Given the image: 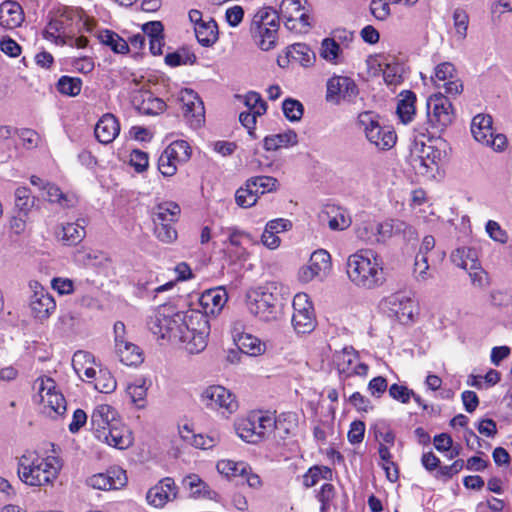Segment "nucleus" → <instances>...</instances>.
Segmentation results:
<instances>
[{
  "instance_id": "obj_2",
  "label": "nucleus",
  "mask_w": 512,
  "mask_h": 512,
  "mask_svg": "<svg viewBox=\"0 0 512 512\" xmlns=\"http://www.w3.org/2000/svg\"><path fill=\"white\" fill-rule=\"evenodd\" d=\"M373 250H360L349 256L347 260V275L357 286L372 289L385 281L384 271Z\"/></svg>"
},
{
  "instance_id": "obj_50",
  "label": "nucleus",
  "mask_w": 512,
  "mask_h": 512,
  "mask_svg": "<svg viewBox=\"0 0 512 512\" xmlns=\"http://www.w3.org/2000/svg\"><path fill=\"white\" fill-rule=\"evenodd\" d=\"M181 164L176 161L174 157L169 155V152L164 150L158 159V170L164 177H171L177 171V165Z\"/></svg>"
},
{
  "instance_id": "obj_38",
  "label": "nucleus",
  "mask_w": 512,
  "mask_h": 512,
  "mask_svg": "<svg viewBox=\"0 0 512 512\" xmlns=\"http://www.w3.org/2000/svg\"><path fill=\"white\" fill-rule=\"evenodd\" d=\"M235 429L238 436L245 442L252 444L260 442V436L256 429V422L253 421L251 416L238 422Z\"/></svg>"
},
{
  "instance_id": "obj_51",
  "label": "nucleus",
  "mask_w": 512,
  "mask_h": 512,
  "mask_svg": "<svg viewBox=\"0 0 512 512\" xmlns=\"http://www.w3.org/2000/svg\"><path fill=\"white\" fill-rule=\"evenodd\" d=\"M154 233L164 243H171L177 238V231L171 223H154Z\"/></svg>"
},
{
  "instance_id": "obj_20",
  "label": "nucleus",
  "mask_w": 512,
  "mask_h": 512,
  "mask_svg": "<svg viewBox=\"0 0 512 512\" xmlns=\"http://www.w3.org/2000/svg\"><path fill=\"white\" fill-rule=\"evenodd\" d=\"M85 225L86 220L83 218L78 219L75 223H67L56 231V236L65 245H77L86 235Z\"/></svg>"
},
{
  "instance_id": "obj_41",
  "label": "nucleus",
  "mask_w": 512,
  "mask_h": 512,
  "mask_svg": "<svg viewBox=\"0 0 512 512\" xmlns=\"http://www.w3.org/2000/svg\"><path fill=\"white\" fill-rule=\"evenodd\" d=\"M292 324L297 333L306 334L312 332L316 326L314 311L293 313Z\"/></svg>"
},
{
  "instance_id": "obj_14",
  "label": "nucleus",
  "mask_w": 512,
  "mask_h": 512,
  "mask_svg": "<svg viewBox=\"0 0 512 512\" xmlns=\"http://www.w3.org/2000/svg\"><path fill=\"white\" fill-rule=\"evenodd\" d=\"M117 416V411L108 404L96 406L90 418L91 429L95 436L98 437V434L106 433L105 430L117 424Z\"/></svg>"
},
{
  "instance_id": "obj_7",
  "label": "nucleus",
  "mask_w": 512,
  "mask_h": 512,
  "mask_svg": "<svg viewBox=\"0 0 512 512\" xmlns=\"http://www.w3.org/2000/svg\"><path fill=\"white\" fill-rule=\"evenodd\" d=\"M272 289L276 290L277 288L273 284L261 286L247 296L249 311L265 322H270L277 317L279 297Z\"/></svg>"
},
{
  "instance_id": "obj_26",
  "label": "nucleus",
  "mask_w": 512,
  "mask_h": 512,
  "mask_svg": "<svg viewBox=\"0 0 512 512\" xmlns=\"http://www.w3.org/2000/svg\"><path fill=\"white\" fill-rule=\"evenodd\" d=\"M400 99L397 103V114L402 123L407 124L412 121L415 114L416 95L410 90L400 93Z\"/></svg>"
},
{
  "instance_id": "obj_61",
  "label": "nucleus",
  "mask_w": 512,
  "mask_h": 512,
  "mask_svg": "<svg viewBox=\"0 0 512 512\" xmlns=\"http://www.w3.org/2000/svg\"><path fill=\"white\" fill-rule=\"evenodd\" d=\"M429 264L428 257L417 254L414 262V276L417 281H426L430 274L428 273Z\"/></svg>"
},
{
  "instance_id": "obj_60",
  "label": "nucleus",
  "mask_w": 512,
  "mask_h": 512,
  "mask_svg": "<svg viewBox=\"0 0 512 512\" xmlns=\"http://www.w3.org/2000/svg\"><path fill=\"white\" fill-rule=\"evenodd\" d=\"M130 164L138 173L146 171L149 165L148 154L139 149L132 150L130 154Z\"/></svg>"
},
{
  "instance_id": "obj_12",
  "label": "nucleus",
  "mask_w": 512,
  "mask_h": 512,
  "mask_svg": "<svg viewBox=\"0 0 512 512\" xmlns=\"http://www.w3.org/2000/svg\"><path fill=\"white\" fill-rule=\"evenodd\" d=\"M180 101L183 103V114L193 128L204 123L205 109L200 97L191 89L181 91Z\"/></svg>"
},
{
  "instance_id": "obj_9",
  "label": "nucleus",
  "mask_w": 512,
  "mask_h": 512,
  "mask_svg": "<svg viewBox=\"0 0 512 512\" xmlns=\"http://www.w3.org/2000/svg\"><path fill=\"white\" fill-rule=\"evenodd\" d=\"M201 402L209 409H223L229 414L234 413L238 408L235 396L220 385L207 387L201 394Z\"/></svg>"
},
{
  "instance_id": "obj_11",
  "label": "nucleus",
  "mask_w": 512,
  "mask_h": 512,
  "mask_svg": "<svg viewBox=\"0 0 512 512\" xmlns=\"http://www.w3.org/2000/svg\"><path fill=\"white\" fill-rule=\"evenodd\" d=\"M38 382L40 383L38 396L44 408H49L50 411L57 415L64 414L66 411V400L60 392L56 391L55 381L50 377H40L36 380V383Z\"/></svg>"
},
{
  "instance_id": "obj_17",
  "label": "nucleus",
  "mask_w": 512,
  "mask_h": 512,
  "mask_svg": "<svg viewBox=\"0 0 512 512\" xmlns=\"http://www.w3.org/2000/svg\"><path fill=\"white\" fill-rule=\"evenodd\" d=\"M388 310L401 323L412 321L414 302L403 294H395L387 299Z\"/></svg>"
},
{
  "instance_id": "obj_22",
  "label": "nucleus",
  "mask_w": 512,
  "mask_h": 512,
  "mask_svg": "<svg viewBox=\"0 0 512 512\" xmlns=\"http://www.w3.org/2000/svg\"><path fill=\"white\" fill-rule=\"evenodd\" d=\"M133 102L137 110L144 115H158L165 111L166 103L149 91L140 92L135 96Z\"/></svg>"
},
{
  "instance_id": "obj_10",
  "label": "nucleus",
  "mask_w": 512,
  "mask_h": 512,
  "mask_svg": "<svg viewBox=\"0 0 512 512\" xmlns=\"http://www.w3.org/2000/svg\"><path fill=\"white\" fill-rule=\"evenodd\" d=\"M359 90L354 82L346 76H333L327 82L326 100L339 104L341 100L352 102L358 95Z\"/></svg>"
},
{
  "instance_id": "obj_6",
  "label": "nucleus",
  "mask_w": 512,
  "mask_h": 512,
  "mask_svg": "<svg viewBox=\"0 0 512 512\" xmlns=\"http://www.w3.org/2000/svg\"><path fill=\"white\" fill-rule=\"evenodd\" d=\"M378 118L372 111H364L358 115L357 122L371 144L379 150H389L396 144L397 135L390 127L381 126Z\"/></svg>"
},
{
  "instance_id": "obj_19",
  "label": "nucleus",
  "mask_w": 512,
  "mask_h": 512,
  "mask_svg": "<svg viewBox=\"0 0 512 512\" xmlns=\"http://www.w3.org/2000/svg\"><path fill=\"white\" fill-rule=\"evenodd\" d=\"M120 132V124L118 119L107 113L103 115L95 126V137L96 139L103 144H109L113 142V140L118 136Z\"/></svg>"
},
{
  "instance_id": "obj_58",
  "label": "nucleus",
  "mask_w": 512,
  "mask_h": 512,
  "mask_svg": "<svg viewBox=\"0 0 512 512\" xmlns=\"http://www.w3.org/2000/svg\"><path fill=\"white\" fill-rule=\"evenodd\" d=\"M373 431L377 440L382 439L385 443L391 446L394 445L395 434L385 421L377 422L373 427Z\"/></svg>"
},
{
  "instance_id": "obj_33",
  "label": "nucleus",
  "mask_w": 512,
  "mask_h": 512,
  "mask_svg": "<svg viewBox=\"0 0 512 512\" xmlns=\"http://www.w3.org/2000/svg\"><path fill=\"white\" fill-rule=\"evenodd\" d=\"M278 180L272 176H255L247 179V187H251L259 198L260 195L276 191Z\"/></svg>"
},
{
  "instance_id": "obj_16",
  "label": "nucleus",
  "mask_w": 512,
  "mask_h": 512,
  "mask_svg": "<svg viewBox=\"0 0 512 512\" xmlns=\"http://www.w3.org/2000/svg\"><path fill=\"white\" fill-rule=\"evenodd\" d=\"M106 433L98 434V439L106 442L108 445L118 448L125 449L132 444V437L129 429L121 424L118 420L117 424L110 426Z\"/></svg>"
},
{
  "instance_id": "obj_52",
  "label": "nucleus",
  "mask_w": 512,
  "mask_h": 512,
  "mask_svg": "<svg viewBox=\"0 0 512 512\" xmlns=\"http://www.w3.org/2000/svg\"><path fill=\"white\" fill-rule=\"evenodd\" d=\"M15 134L20 138L22 145L26 149H33L39 145L40 135L33 129L21 128L15 130Z\"/></svg>"
},
{
  "instance_id": "obj_36",
  "label": "nucleus",
  "mask_w": 512,
  "mask_h": 512,
  "mask_svg": "<svg viewBox=\"0 0 512 512\" xmlns=\"http://www.w3.org/2000/svg\"><path fill=\"white\" fill-rule=\"evenodd\" d=\"M43 190L46 192V199L51 203H58L63 208L73 207L75 204L74 196H69L63 193L55 184L47 182L43 186Z\"/></svg>"
},
{
  "instance_id": "obj_24",
  "label": "nucleus",
  "mask_w": 512,
  "mask_h": 512,
  "mask_svg": "<svg viewBox=\"0 0 512 512\" xmlns=\"http://www.w3.org/2000/svg\"><path fill=\"white\" fill-rule=\"evenodd\" d=\"M358 360V355L352 347H345L342 351L337 352L334 361L340 376V379L346 380L351 377V372Z\"/></svg>"
},
{
  "instance_id": "obj_30",
  "label": "nucleus",
  "mask_w": 512,
  "mask_h": 512,
  "mask_svg": "<svg viewBox=\"0 0 512 512\" xmlns=\"http://www.w3.org/2000/svg\"><path fill=\"white\" fill-rule=\"evenodd\" d=\"M298 142V137L295 131L288 130L284 133L266 136L264 138V148L267 151H275L281 147L295 145Z\"/></svg>"
},
{
  "instance_id": "obj_42",
  "label": "nucleus",
  "mask_w": 512,
  "mask_h": 512,
  "mask_svg": "<svg viewBox=\"0 0 512 512\" xmlns=\"http://www.w3.org/2000/svg\"><path fill=\"white\" fill-rule=\"evenodd\" d=\"M253 421L256 422L257 433H259L260 441H262L266 433L273 429L280 430L283 423L280 419H275L269 415H252Z\"/></svg>"
},
{
  "instance_id": "obj_63",
  "label": "nucleus",
  "mask_w": 512,
  "mask_h": 512,
  "mask_svg": "<svg viewBox=\"0 0 512 512\" xmlns=\"http://www.w3.org/2000/svg\"><path fill=\"white\" fill-rule=\"evenodd\" d=\"M389 395L401 402V403H408L411 399V395H414V391L409 389L407 386L399 385L397 383L392 384L389 387Z\"/></svg>"
},
{
  "instance_id": "obj_18",
  "label": "nucleus",
  "mask_w": 512,
  "mask_h": 512,
  "mask_svg": "<svg viewBox=\"0 0 512 512\" xmlns=\"http://www.w3.org/2000/svg\"><path fill=\"white\" fill-rule=\"evenodd\" d=\"M227 299V292L223 287L209 289L202 293L200 305L204 310V315L219 314L227 302Z\"/></svg>"
},
{
  "instance_id": "obj_28",
  "label": "nucleus",
  "mask_w": 512,
  "mask_h": 512,
  "mask_svg": "<svg viewBox=\"0 0 512 512\" xmlns=\"http://www.w3.org/2000/svg\"><path fill=\"white\" fill-rule=\"evenodd\" d=\"M183 486L190 490L193 497H205L213 499L217 493L209 488V486L196 474H191L183 479Z\"/></svg>"
},
{
  "instance_id": "obj_37",
  "label": "nucleus",
  "mask_w": 512,
  "mask_h": 512,
  "mask_svg": "<svg viewBox=\"0 0 512 512\" xmlns=\"http://www.w3.org/2000/svg\"><path fill=\"white\" fill-rule=\"evenodd\" d=\"M217 470L226 477H244L250 466L245 462H234L232 460H221L217 463Z\"/></svg>"
},
{
  "instance_id": "obj_8",
  "label": "nucleus",
  "mask_w": 512,
  "mask_h": 512,
  "mask_svg": "<svg viewBox=\"0 0 512 512\" xmlns=\"http://www.w3.org/2000/svg\"><path fill=\"white\" fill-rule=\"evenodd\" d=\"M30 288L33 291L29 302L31 315L37 321L43 322L55 311L56 302L40 283L30 282Z\"/></svg>"
},
{
  "instance_id": "obj_34",
  "label": "nucleus",
  "mask_w": 512,
  "mask_h": 512,
  "mask_svg": "<svg viewBox=\"0 0 512 512\" xmlns=\"http://www.w3.org/2000/svg\"><path fill=\"white\" fill-rule=\"evenodd\" d=\"M236 345L241 352L250 356L261 355L265 351V344H263L260 339L250 334L241 335Z\"/></svg>"
},
{
  "instance_id": "obj_64",
  "label": "nucleus",
  "mask_w": 512,
  "mask_h": 512,
  "mask_svg": "<svg viewBox=\"0 0 512 512\" xmlns=\"http://www.w3.org/2000/svg\"><path fill=\"white\" fill-rule=\"evenodd\" d=\"M107 475H109V481L111 482V486L113 490L120 489L124 487L127 483L126 471L120 467H111L107 470Z\"/></svg>"
},
{
  "instance_id": "obj_48",
  "label": "nucleus",
  "mask_w": 512,
  "mask_h": 512,
  "mask_svg": "<svg viewBox=\"0 0 512 512\" xmlns=\"http://www.w3.org/2000/svg\"><path fill=\"white\" fill-rule=\"evenodd\" d=\"M309 266L314 273L320 275L322 271H326L330 267V254L325 250H317L311 254Z\"/></svg>"
},
{
  "instance_id": "obj_62",
  "label": "nucleus",
  "mask_w": 512,
  "mask_h": 512,
  "mask_svg": "<svg viewBox=\"0 0 512 512\" xmlns=\"http://www.w3.org/2000/svg\"><path fill=\"white\" fill-rule=\"evenodd\" d=\"M64 31V22L60 19H51L46 28L43 30L42 35L45 39L58 43L60 35L57 33Z\"/></svg>"
},
{
  "instance_id": "obj_43",
  "label": "nucleus",
  "mask_w": 512,
  "mask_h": 512,
  "mask_svg": "<svg viewBox=\"0 0 512 512\" xmlns=\"http://www.w3.org/2000/svg\"><path fill=\"white\" fill-rule=\"evenodd\" d=\"M342 53L340 45L335 38H324L321 42V48L319 51L320 57L329 63H339V57Z\"/></svg>"
},
{
  "instance_id": "obj_56",
  "label": "nucleus",
  "mask_w": 512,
  "mask_h": 512,
  "mask_svg": "<svg viewBox=\"0 0 512 512\" xmlns=\"http://www.w3.org/2000/svg\"><path fill=\"white\" fill-rule=\"evenodd\" d=\"M402 72L403 68L401 65L395 64H386L383 69V78L384 81L388 85H397L402 82Z\"/></svg>"
},
{
  "instance_id": "obj_55",
  "label": "nucleus",
  "mask_w": 512,
  "mask_h": 512,
  "mask_svg": "<svg viewBox=\"0 0 512 512\" xmlns=\"http://www.w3.org/2000/svg\"><path fill=\"white\" fill-rule=\"evenodd\" d=\"M455 67L450 62H444L436 66L435 75L432 78L435 85L441 87V84L438 81H442L443 83L450 80L454 77Z\"/></svg>"
},
{
  "instance_id": "obj_4",
  "label": "nucleus",
  "mask_w": 512,
  "mask_h": 512,
  "mask_svg": "<svg viewBox=\"0 0 512 512\" xmlns=\"http://www.w3.org/2000/svg\"><path fill=\"white\" fill-rule=\"evenodd\" d=\"M165 310V308L158 310L148 318V329L160 339L179 342L184 337L183 331H187L185 326L187 313L179 311L170 315L166 314Z\"/></svg>"
},
{
  "instance_id": "obj_23",
  "label": "nucleus",
  "mask_w": 512,
  "mask_h": 512,
  "mask_svg": "<svg viewBox=\"0 0 512 512\" xmlns=\"http://www.w3.org/2000/svg\"><path fill=\"white\" fill-rule=\"evenodd\" d=\"M493 120L490 115L478 114L471 123V133L479 143H488L489 137H493Z\"/></svg>"
},
{
  "instance_id": "obj_5",
  "label": "nucleus",
  "mask_w": 512,
  "mask_h": 512,
  "mask_svg": "<svg viewBox=\"0 0 512 512\" xmlns=\"http://www.w3.org/2000/svg\"><path fill=\"white\" fill-rule=\"evenodd\" d=\"M447 143L441 139L422 144L420 153L411 157V165L417 174L435 177L443 159L446 157Z\"/></svg>"
},
{
  "instance_id": "obj_44",
  "label": "nucleus",
  "mask_w": 512,
  "mask_h": 512,
  "mask_svg": "<svg viewBox=\"0 0 512 512\" xmlns=\"http://www.w3.org/2000/svg\"><path fill=\"white\" fill-rule=\"evenodd\" d=\"M59 93L75 97L80 94L82 88V80L78 77L61 76L56 84Z\"/></svg>"
},
{
  "instance_id": "obj_27",
  "label": "nucleus",
  "mask_w": 512,
  "mask_h": 512,
  "mask_svg": "<svg viewBox=\"0 0 512 512\" xmlns=\"http://www.w3.org/2000/svg\"><path fill=\"white\" fill-rule=\"evenodd\" d=\"M194 30L197 41L204 47L212 46L218 39V26L213 19L199 23Z\"/></svg>"
},
{
  "instance_id": "obj_54",
  "label": "nucleus",
  "mask_w": 512,
  "mask_h": 512,
  "mask_svg": "<svg viewBox=\"0 0 512 512\" xmlns=\"http://www.w3.org/2000/svg\"><path fill=\"white\" fill-rule=\"evenodd\" d=\"M245 105L249 108L250 112L258 115H263L267 110V103L261 98L257 92L251 91L245 96Z\"/></svg>"
},
{
  "instance_id": "obj_53",
  "label": "nucleus",
  "mask_w": 512,
  "mask_h": 512,
  "mask_svg": "<svg viewBox=\"0 0 512 512\" xmlns=\"http://www.w3.org/2000/svg\"><path fill=\"white\" fill-rule=\"evenodd\" d=\"M454 27L456 35L460 40H463L467 35L469 17L463 9H456L453 13Z\"/></svg>"
},
{
  "instance_id": "obj_40",
  "label": "nucleus",
  "mask_w": 512,
  "mask_h": 512,
  "mask_svg": "<svg viewBox=\"0 0 512 512\" xmlns=\"http://www.w3.org/2000/svg\"><path fill=\"white\" fill-rule=\"evenodd\" d=\"M197 61L196 55L189 48H180L175 52L168 53L165 56V63L171 67L180 65L195 64Z\"/></svg>"
},
{
  "instance_id": "obj_21",
  "label": "nucleus",
  "mask_w": 512,
  "mask_h": 512,
  "mask_svg": "<svg viewBox=\"0 0 512 512\" xmlns=\"http://www.w3.org/2000/svg\"><path fill=\"white\" fill-rule=\"evenodd\" d=\"M24 21V12L19 3L6 0L0 4V25L6 28H16Z\"/></svg>"
},
{
  "instance_id": "obj_47",
  "label": "nucleus",
  "mask_w": 512,
  "mask_h": 512,
  "mask_svg": "<svg viewBox=\"0 0 512 512\" xmlns=\"http://www.w3.org/2000/svg\"><path fill=\"white\" fill-rule=\"evenodd\" d=\"M284 116L291 122H298L303 117V104L293 98H286L282 103Z\"/></svg>"
},
{
  "instance_id": "obj_1",
  "label": "nucleus",
  "mask_w": 512,
  "mask_h": 512,
  "mask_svg": "<svg viewBox=\"0 0 512 512\" xmlns=\"http://www.w3.org/2000/svg\"><path fill=\"white\" fill-rule=\"evenodd\" d=\"M445 95L441 92L432 94L427 99V125L433 134L444 131L452 124L455 118L450 97H456L463 91V84L459 79L448 80L442 84Z\"/></svg>"
},
{
  "instance_id": "obj_3",
  "label": "nucleus",
  "mask_w": 512,
  "mask_h": 512,
  "mask_svg": "<svg viewBox=\"0 0 512 512\" xmlns=\"http://www.w3.org/2000/svg\"><path fill=\"white\" fill-rule=\"evenodd\" d=\"M54 457L41 458L35 452H27L18 460L19 479L29 486H44L58 476L59 467Z\"/></svg>"
},
{
  "instance_id": "obj_57",
  "label": "nucleus",
  "mask_w": 512,
  "mask_h": 512,
  "mask_svg": "<svg viewBox=\"0 0 512 512\" xmlns=\"http://www.w3.org/2000/svg\"><path fill=\"white\" fill-rule=\"evenodd\" d=\"M390 4L392 3L389 0H372L370 11L376 19L384 21L391 14Z\"/></svg>"
},
{
  "instance_id": "obj_32",
  "label": "nucleus",
  "mask_w": 512,
  "mask_h": 512,
  "mask_svg": "<svg viewBox=\"0 0 512 512\" xmlns=\"http://www.w3.org/2000/svg\"><path fill=\"white\" fill-rule=\"evenodd\" d=\"M287 58L299 62L304 67H310L314 64L316 56L308 45L296 43L288 48Z\"/></svg>"
},
{
  "instance_id": "obj_59",
  "label": "nucleus",
  "mask_w": 512,
  "mask_h": 512,
  "mask_svg": "<svg viewBox=\"0 0 512 512\" xmlns=\"http://www.w3.org/2000/svg\"><path fill=\"white\" fill-rule=\"evenodd\" d=\"M117 383L109 372L100 370V376L96 378L95 388L101 393H111L116 389Z\"/></svg>"
},
{
  "instance_id": "obj_45",
  "label": "nucleus",
  "mask_w": 512,
  "mask_h": 512,
  "mask_svg": "<svg viewBox=\"0 0 512 512\" xmlns=\"http://www.w3.org/2000/svg\"><path fill=\"white\" fill-rule=\"evenodd\" d=\"M36 197L31 195L27 187H18L15 190V207L26 216L35 205Z\"/></svg>"
},
{
  "instance_id": "obj_15",
  "label": "nucleus",
  "mask_w": 512,
  "mask_h": 512,
  "mask_svg": "<svg viewBox=\"0 0 512 512\" xmlns=\"http://www.w3.org/2000/svg\"><path fill=\"white\" fill-rule=\"evenodd\" d=\"M201 322H198V333L185 335L179 342L185 343V349L191 354L202 352L207 346V338L210 334V325L206 316H199Z\"/></svg>"
},
{
  "instance_id": "obj_13",
  "label": "nucleus",
  "mask_w": 512,
  "mask_h": 512,
  "mask_svg": "<svg viewBox=\"0 0 512 512\" xmlns=\"http://www.w3.org/2000/svg\"><path fill=\"white\" fill-rule=\"evenodd\" d=\"M176 497V485L172 478L165 477L155 486L150 488L146 494L147 502L156 507L162 508L168 501Z\"/></svg>"
},
{
  "instance_id": "obj_39",
  "label": "nucleus",
  "mask_w": 512,
  "mask_h": 512,
  "mask_svg": "<svg viewBox=\"0 0 512 512\" xmlns=\"http://www.w3.org/2000/svg\"><path fill=\"white\" fill-rule=\"evenodd\" d=\"M98 39L102 44L109 46L115 53H126L129 51L128 42L113 31H101L98 34Z\"/></svg>"
},
{
  "instance_id": "obj_25",
  "label": "nucleus",
  "mask_w": 512,
  "mask_h": 512,
  "mask_svg": "<svg viewBox=\"0 0 512 512\" xmlns=\"http://www.w3.org/2000/svg\"><path fill=\"white\" fill-rule=\"evenodd\" d=\"M279 27L250 28L255 44L263 51H269L276 46Z\"/></svg>"
},
{
  "instance_id": "obj_35",
  "label": "nucleus",
  "mask_w": 512,
  "mask_h": 512,
  "mask_svg": "<svg viewBox=\"0 0 512 512\" xmlns=\"http://www.w3.org/2000/svg\"><path fill=\"white\" fill-rule=\"evenodd\" d=\"M279 14L271 7H264L260 9L253 17L251 28L256 27H279Z\"/></svg>"
},
{
  "instance_id": "obj_29",
  "label": "nucleus",
  "mask_w": 512,
  "mask_h": 512,
  "mask_svg": "<svg viewBox=\"0 0 512 512\" xmlns=\"http://www.w3.org/2000/svg\"><path fill=\"white\" fill-rule=\"evenodd\" d=\"M115 348L119 360L125 365L136 366L143 362L142 351L137 345L126 341Z\"/></svg>"
},
{
  "instance_id": "obj_31",
  "label": "nucleus",
  "mask_w": 512,
  "mask_h": 512,
  "mask_svg": "<svg viewBox=\"0 0 512 512\" xmlns=\"http://www.w3.org/2000/svg\"><path fill=\"white\" fill-rule=\"evenodd\" d=\"M180 214V207L175 202L160 203L154 208L152 218L153 222L172 223L177 220Z\"/></svg>"
},
{
  "instance_id": "obj_46",
  "label": "nucleus",
  "mask_w": 512,
  "mask_h": 512,
  "mask_svg": "<svg viewBox=\"0 0 512 512\" xmlns=\"http://www.w3.org/2000/svg\"><path fill=\"white\" fill-rule=\"evenodd\" d=\"M165 150L169 152L171 157H174L176 161L186 163L192 154L190 145L185 140H177L168 145Z\"/></svg>"
},
{
  "instance_id": "obj_49",
  "label": "nucleus",
  "mask_w": 512,
  "mask_h": 512,
  "mask_svg": "<svg viewBox=\"0 0 512 512\" xmlns=\"http://www.w3.org/2000/svg\"><path fill=\"white\" fill-rule=\"evenodd\" d=\"M258 197L251 187H247V181L235 193V201L242 208H250L256 204Z\"/></svg>"
}]
</instances>
